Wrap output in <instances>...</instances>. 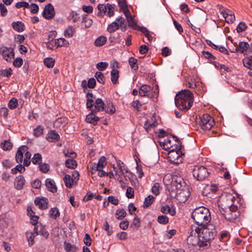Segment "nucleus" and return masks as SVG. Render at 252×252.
<instances>
[{
	"instance_id": "obj_1",
	"label": "nucleus",
	"mask_w": 252,
	"mask_h": 252,
	"mask_svg": "<svg viewBox=\"0 0 252 252\" xmlns=\"http://www.w3.org/2000/svg\"><path fill=\"white\" fill-rule=\"evenodd\" d=\"M192 218L198 226L192 230L187 239L188 247L194 251L203 250L211 245V241L217 234L216 229L208 224L211 220L209 209L201 206L192 213Z\"/></svg>"
},
{
	"instance_id": "obj_2",
	"label": "nucleus",
	"mask_w": 252,
	"mask_h": 252,
	"mask_svg": "<svg viewBox=\"0 0 252 252\" xmlns=\"http://www.w3.org/2000/svg\"><path fill=\"white\" fill-rule=\"evenodd\" d=\"M193 101V94L189 90L186 89L179 92L175 98L176 106L181 110L185 112L191 107Z\"/></svg>"
},
{
	"instance_id": "obj_3",
	"label": "nucleus",
	"mask_w": 252,
	"mask_h": 252,
	"mask_svg": "<svg viewBox=\"0 0 252 252\" xmlns=\"http://www.w3.org/2000/svg\"><path fill=\"white\" fill-rule=\"evenodd\" d=\"M222 205L225 208H228L231 211L238 210V205H240V198L237 196H234L231 193L226 194L222 197ZM240 205H239L240 206Z\"/></svg>"
},
{
	"instance_id": "obj_4",
	"label": "nucleus",
	"mask_w": 252,
	"mask_h": 252,
	"mask_svg": "<svg viewBox=\"0 0 252 252\" xmlns=\"http://www.w3.org/2000/svg\"><path fill=\"white\" fill-rule=\"evenodd\" d=\"M86 97L87 98V107L91 108L94 105V110H93L92 112L95 113L96 112H101L104 110L105 104L102 99L98 98L95 99L94 102L93 100V94L91 93H88L86 95Z\"/></svg>"
},
{
	"instance_id": "obj_5",
	"label": "nucleus",
	"mask_w": 252,
	"mask_h": 252,
	"mask_svg": "<svg viewBox=\"0 0 252 252\" xmlns=\"http://www.w3.org/2000/svg\"><path fill=\"white\" fill-rule=\"evenodd\" d=\"M139 94L141 96H147L154 100L157 99L158 94V88L148 85H142L139 89Z\"/></svg>"
},
{
	"instance_id": "obj_6",
	"label": "nucleus",
	"mask_w": 252,
	"mask_h": 252,
	"mask_svg": "<svg viewBox=\"0 0 252 252\" xmlns=\"http://www.w3.org/2000/svg\"><path fill=\"white\" fill-rule=\"evenodd\" d=\"M175 148L169 151L168 159L171 163L178 164L182 162L183 158L181 156V145L179 142H177Z\"/></svg>"
},
{
	"instance_id": "obj_7",
	"label": "nucleus",
	"mask_w": 252,
	"mask_h": 252,
	"mask_svg": "<svg viewBox=\"0 0 252 252\" xmlns=\"http://www.w3.org/2000/svg\"><path fill=\"white\" fill-rule=\"evenodd\" d=\"M194 178L198 181H203L208 177L209 172L207 168L202 165L194 166L192 170Z\"/></svg>"
},
{
	"instance_id": "obj_8",
	"label": "nucleus",
	"mask_w": 252,
	"mask_h": 252,
	"mask_svg": "<svg viewBox=\"0 0 252 252\" xmlns=\"http://www.w3.org/2000/svg\"><path fill=\"white\" fill-rule=\"evenodd\" d=\"M119 28L122 31H125L126 29L125 20L121 16L118 17L114 22L108 25L107 31L110 33H113L118 30Z\"/></svg>"
},
{
	"instance_id": "obj_9",
	"label": "nucleus",
	"mask_w": 252,
	"mask_h": 252,
	"mask_svg": "<svg viewBox=\"0 0 252 252\" xmlns=\"http://www.w3.org/2000/svg\"><path fill=\"white\" fill-rule=\"evenodd\" d=\"M214 124V121L212 117L208 114H204L200 117L198 125L201 128L204 130L210 129Z\"/></svg>"
},
{
	"instance_id": "obj_10",
	"label": "nucleus",
	"mask_w": 252,
	"mask_h": 252,
	"mask_svg": "<svg viewBox=\"0 0 252 252\" xmlns=\"http://www.w3.org/2000/svg\"><path fill=\"white\" fill-rule=\"evenodd\" d=\"M0 54L7 62H11L14 58V49L11 47L2 46L0 48Z\"/></svg>"
},
{
	"instance_id": "obj_11",
	"label": "nucleus",
	"mask_w": 252,
	"mask_h": 252,
	"mask_svg": "<svg viewBox=\"0 0 252 252\" xmlns=\"http://www.w3.org/2000/svg\"><path fill=\"white\" fill-rule=\"evenodd\" d=\"M177 141L180 143V141L177 140L175 137H167L163 142H160V145L165 150L169 151L172 148H175L176 145L177 144Z\"/></svg>"
},
{
	"instance_id": "obj_12",
	"label": "nucleus",
	"mask_w": 252,
	"mask_h": 252,
	"mask_svg": "<svg viewBox=\"0 0 252 252\" xmlns=\"http://www.w3.org/2000/svg\"><path fill=\"white\" fill-rule=\"evenodd\" d=\"M107 164L106 158L104 156L101 157L98 161V163H93L90 166V172L92 174L95 173L97 170L102 169Z\"/></svg>"
},
{
	"instance_id": "obj_13",
	"label": "nucleus",
	"mask_w": 252,
	"mask_h": 252,
	"mask_svg": "<svg viewBox=\"0 0 252 252\" xmlns=\"http://www.w3.org/2000/svg\"><path fill=\"white\" fill-rule=\"evenodd\" d=\"M190 195V192L189 189L184 187L182 189L177 190L176 197L180 202H185L188 199Z\"/></svg>"
},
{
	"instance_id": "obj_14",
	"label": "nucleus",
	"mask_w": 252,
	"mask_h": 252,
	"mask_svg": "<svg viewBox=\"0 0 252 252\" xmlns=\"http://www.w3.org/2000/svg\"><path fill=\"white\" fill-rule=\"evenodd\" d=\"M42 14L43 16L46 19H52L55 14L54 6L51 3L46 5L44 7Z\"/></svg>"
},
{
	"instance_id": "obj_15",
	"label": "nucleus",
	"mask_w": 252,
	"mask_h": 252,
	"mask_svg": "<svg viewBox=\"0 0 252 252\" xmlns=\"http://www.w3.org/2000/svg\"><path fill=\"white\" fill-rule=\"evenodd\" d=\"M98 10L104 14L106 12V10H108V16L111 17L113 16L114 14V7L112 4L107 3L105 5L103 4H99L97 6Z\"/></svg>"
},
{
	"instance_id": "obj_16",
	"label": "nucleus",
	"mask_w": 252,
	"mask_h": 252,
	"mask_svg": "<svg viewBox=\"0 0 252 252\" xmlns=\"http://www.w3.org/2000/svg\"><path fill=\"white\" fill-rule=\"evenodd\" d=\"M28 147L25 145L20 146L17 150L15 155V159L17 162L22 163L23 160V154L28 150Z\"/></svg>"
},
{
	"instance_id": "obj_17",
	"label": "nucleus",
	"mask_w": 252,
	"mask_h": 252,
	"mask_svg": "<svg viewBox=\"0 0 252 252\" xmlns=\"http://www.w3.org/2000/svg\"><path fill=\"white\" fill-rule=\"evenodd\" d=\"M48 199L46 198L36 197L34 200L35 205L41 210H45L48 208Z\"/></svg>"
},
{
	"instance_id": "obj_18",
	"label": "nucleus",
	"mask_w": 252,
	"mask_h": 252,
	"mask_svg": "<svg viewBox=\"0 0 252 252\" xmlns=\"http://www.w3.org/2000/svg\"><path fill=\"white\" fill-rule=\"evenodd\" d=\"M220 13L225 18L226 22L228 23H232L235 20L234 14L229 10L222 11Z\"/></svg>"
},
{
	"instance_id": "obj_19",
	"label": "nucleus",
	"mask_w": 252,
	"mask_h": 252,
	"mask_svg": "<svg viewBox=\"0 0 252 252\" xmlns=\"http://www.w3.org/2000/svg\"><path fill=\"white\" fill-rule=\"evenodd\" d=\"M124 15L126 17L129 27L134 30L139 29V27L137 26L136 21L132 16L130 11H129L128 13L124 14Z\"/></svg>"
},
{
	"instance_id": "obj_20",
	"label": "nucleus",
	"mask_w": 252,
	"mask_h": 252,
	"mask_svg": "<svg viewBox=\"0 0 252 252\" xmlns=\"http://www.w3.org/2000/svg\"><path fill=\"white\" fill-rule=\"evenodd\" d=\"M25 184V180L23 176L20 175L16 177L14 181V187L18 190L22 189Z\"/></svg>"
},
{
	"instance_id": "obj_21",
	"label": "nucleus",
	"mask_w": 252,
	"mask_h": 252,
	"mask_svg": "<svg viewBox=\"0 0 252 252\" xmlns=\"http://www.w3.org/2000/svg\"><path fill=\"white\" fill-rule=\"evenodd\" d=\"M239 48H236L235 51L246 54L249 48V44L246 42H240L239 44Z\"/></svg>"
},
{
	"instance_id": "obj_22",
	"label": "nucleus",
	"mask_w": 252,
	"mask_h": 252,
	"mask_svg": "<svg viewBox=\"0 0 252 252\" xmlns=\"http://www.w3.org/2000/svg\"><path fill=\"white\" fill-rule=\"evenodd\" d=\"M237 211H231L230 210L226 212L224 214L225 219L230 221H234L239 216V213Z\"/></svg>"
},
{
	"instance_id": "obj_23",
	"label": "nucleus",
	"mask_w": 252,
	"mask_h": 252,
	"mask_svg": "<svg viewBox=\"0 0 252 252\" xmlns=\"http://www.w3.org/2000/svg\"><path fill=\"white\" fill-rule=\"evenodd\" d=\"M36 229H37V228H34L33 232L28 231L26 232L27 239L28 241L29 245L30 246L34 244V238L37 235H38V232Z\"/></svg>"
},
{
	"instance_id": "obj_24",
	"label": "nucleus",
	"mask_w": 252,
	"mask_h": 252,
	"mask_svg": "<svg viewBox=\"0 0 252 252\" xmlns=\"http://www.w3.org/2000/svg\"><path fill=\"white\" fill-rule=\"evenodd\" d=\"M45 185L48 189V190L55 193L57 191V188L56 186L54 181L50 178H48L45 181Z\"/></svg>"
},
{
	"instance_id": "obj_25",
	"label": "nucleus",
	"mask_w": 252,
	"mask_h": 252,
	"mask_svg": "<svg viewBox=\"0 0 252 252\" xmlns=\"http://www.w3.org/2000/svg\"><path fill=\"white\" fill-rule=\"evenodd\" d=\"M60 135L55 130H51L48 132L46 139L51 142H55L60 140Z\"/></svg>"
},
{
	"instance_id": "obj_26",
	"label": "nucleus",
	"mask_w": 252,
	"mask_h": 252,
	"mask_svg": "<svg viewBox=\"0 0 252 252\" xmlns=\"http://www.w3.org/2000/svg\"><path fill=\"white\" fill-rule=\"evenodd\" d=\"M183 179L181 177H174L172 179V185L175 187L177 190L183 189Z\"/></svg>"
},
{
	"instance_id": "obj_27",
	"label": "nucleus",
	"mask_w": 252,
	"mask_h": 252,
	"mask_svg": "<svg viewBox=\"0 0 252 252\" xmlns=\"http://www.w3.org/2000/svg\"><path fill=\"white\" fill-rule=\"evenodd\" d=\"M12 26L13 29L17 32H22L25 30V25L21 21L12 22Z\"/></svg>"
},
{
	"instance_id": "obj_28",
	"label": "nucleus",
	"mask_w": 252,
	"mask_h": 252,
	"mask_svg": "<svg viewBox=\"0 0 252 252\" xmlns=\"http://www.w3.org/2000/svg\"><path fill=\"white\" fill-rule=\"evenodd\" d=\"M161 212L163 214H169L173 216L176 214L175 209L173 207H170L168 205H165L161 207Z\"/></svg>"
},
{
	"instance_id": "obj_29",
	"label": "nucleus",
	"mask_w": 252,
	"mask_h": 252,
	"mask_svg": "<svg viewBox=\"0 0 252 252\" xmlns=\"http://www.w3.org/2000/svg\"><path fill=\"white\" fill-rule=\"evenodd\" d=\"M120 10L124 14H127L129 13V9L127 8V5L126 0H117Z\"/></svg>"
},
{
	"instance_id": "obj_30",
	"label": "nucleus",
	"mask_w": 252,
	"mask_h": 252,
	"mask_svg": "<svg viewBox=\"0 0 252 252\" xmlns=\"http://www.w3.org/2000/svg\"><path fill=\"white\" fill-rule=\"evenodd\" d=\"M111 81L113 84L118 83L119 78V71L117 69H112L110 72Z\"/></svg>"
},
{
	"instance_id": "obj_31",
	"label": "nucleus",
	"mask_w": 252,
	"mask_h": 252,
	"mask_svg": "<svg viewBox=\"0 0 252 252\" xmlns=\"http://www.w3.org/2000/svg\"><path fill=\"white\" fill-rule=\"evenodd\" d=\"M99 120V118L94 116L93 114L87 115L86 118V121L87 123L92 124L94 125H96Z\"/></svg>"
},
{
	"instance_id": "obj_32",
	"label": "nucleus",
	"mask_w": 252,
	"mask_h": 252,
	"mask_svg": "<svg viewBox=\"0 0 252 252\" xmlns=\"http://www.w3.org/2000/svg\"><path fill=\"white\" fill-rule=\"evenodd\" d=\"M34 228H37L36 230L38 232V234L43 236L45 238H47L49 236V232L42 225H38L35 226Z\"/></svg>"
},
{
	"instance_id": "obj_33",
	"label": "nucleus",
	"mask_w": 252,
	"mask_h": 252,
	"mask_svg": "<svg viewBox=\"0 0 252 252\" xmlns=\"http://www.w3.org/2000/svg\"><path fill=\"white\" fill-rule=\"evenodd\" d=\"M104 110L106 113L110 114H113L116 111L115 108L111 102H109L104 105Z\"/></svg>"
},
{
	"instance_id": "obj_34",
	"label": "nucleus",
	"mask_w": 252,
	"mask_h": 252,
	"mask_svg": "<svg viewBox=\"0 0 252 252\" xmlns=\"http://www.w3.org/2000/svg\"><path fill=\"white\" fill-rule=\"evenodd\" d=\"M107 38L105 36H100L97 37L94 41V45L97 47H100L103 45L106 42Z\"/></svg>"
},
{
	"instance_id": "obj_35",
	"label": "nucleus",
	"mask_w": 252,
	"mask_h": 252,
	"mask_svg": "<svg viewBox=\"0 0 252 252\" xmlns=\"http://www.w3.org/2000/svg\"><path fill=\"white\" fill-rule=\"evenodd\" d=\"M64 182L65 186L68 188H71L72 184L74 181L73 178H71L69 175L66 174L64 177Z\"/></svg>"
},
{
	"instance_id": "obj_36",
	"label": "nucleus",
	"mask_w": 252,
	"mask_h": 252,
	"mask_svg": "<svg viewBox=\"0 0 252 252\" xmlns=\"http://www.w3.org/2000/svg\"><path fill=\"white\" fill-rule=\"evenodd\" d=\"M60 215V213L57 207L52 208L49 211L50 217L53 219H56Z\"/></svg>"
},
{
	"instance_id": "obj_37",
	"label": "nucleus",
	"mask_w": 252,
	"mask_h": 252,
	"mask_svg": "<svg viewBox=\"0 0 252 252\" xmlns=\"http://www.w3.org/2000/svg\"><path fill=\"white\" fill-rule=\"evenodd\" d=\"M65 164L67 168L71 169H74L77 166L76 161L72 158H68L66 159Z\"/></svg>"
},
{
	"instance_id": "obj_38",
	"label": "nucleus",
	"mask_w": 252,
	"mask_h": 252,
	"mask_svg": "<svg viewBox=\"0 0 252 252\" xmlns=\"http://www.w3.org/2000/svg\"><path fill=\"white\" fill-rule=\"evenodd\" d=\"M128 63L130 67L134 70H137L138 68L137 60L133 57H130L128 59Z\"/></svg>"
},
{
	"instance_id": "obj_39",
	"label": "nucleus",
	"mask_w": 252,
	"mask_h": 252,
	"mask_svg": "<svg viewBox=\"0 0 252 252\" xmlns=\"http://www.w3.org/2000/svg\"><path fill=\"white\" fill-rule=\"evenodd\" d=\"M44 64L48 68H52L55 64V61L51 57L46 58L44 60Z\"/></svg>"
},
{
	"instance_id": "obj_40",
	"label": "nucleus",
	"mask_w": 252,
	"mask_h": 252,
	"mask_svg": "<svg viewBox=\"0 0 252 252\" xmlns=\"http://www.w3.org/2000/svg\"><path fill=\"white\" fill-rule=\"evenodd\" d=\"M75 32V29L72 26H69L64 32V35L67 38L71 37Z\"/></svg>"
},
{
	"instance_id": "obj_41",
	"label": "nucleus",
	"mask_w": 252,
	"mask_h": 252,
	"mask_svg": "<svg viewBox=\"0 0 252 252\" xmlns=\"http://www.w3.org/2000/svg\"><path fill=\"white\" fill-rule=\"evenodd\" d=\"M154 199L155 197L151 195L146 197L144 202L143 207L144 208H148L153 203Z\"/></svg>"
},
{
	"instance_id": "obj_42",
	"label": "nucleus",
	"mask_w": 252,
	"mask_h": 252,
	"mask_svg": "<svg viewBox=\"0 0 252 252\" xmlns=\"http://www.w3.org/2000/svg\"><path fill=\"white\" fill-rule=\"evenodd\" d=\"M230 237L229 232L226 230H223L221 232L220 239L222 242L228 241Z\"/></svg>"
},
{
	"instance_id": "obj_43",
	"label": "nucleus",
	"mask_w": 252,
	"mask_h": 252,
	"mask_svg": "<svg viewBox=\"0 0 252 252\" xmlns=\"http://www.w3.org/2000/svg\"><path fill=\"white\" fill-rule=\"evenodd\" d=\"M126 215V213L124 209H120L116 211L115 217L118 220H121L124 219Z\"/></svg>"
},
{
	"instance_id": "obj_44",
	"label": "nucleus",
	"mask_w": 252,
	"mask_h": 252,
	"mask_svg": "<svg viewBox=\"0 0 252 252\" xmlns=\"http://www.w3.org/2000/svg\"><path fill=\"white\" fill-rule=\"evenodd\" d=\"M82 22L84 23L85 27L88 28L92 25L93 20L87 15H85L83 16Z\"/></svg>"
},
{
	"instance_id": "obj_45",
	"label": "nucleus",
	"mask_w": 252,
	"mask_h": 252,
	"mask_svg": "<svg viewBox=\"0 0 252 252\" xmlns=\"http://www.w3.org/2000/svg\"><path fill=\"white\" fill-rule=\"evenodd\" d=\"M197 83L198 81L194 78L190 77L188 79L187 86L190 88L193 89L196 87Z\"/></svg>"
},
{
	"instance_id": "obj_46",
	"label": "nucleus",
	"mask_w": 252,
	"mask_h": 252,
	"mask_svg": "<svg viewBox=\"0 0 252 252\" xmlns=\"http://www.w3.org/2000/svg\"><path fill=\"white\" fill-rule=\"evenodd\" d=\"M25 158L24 159L23 164L25 166H28L31 163V153L27 151V150L25 152Z\"/></svg>"
},
{
	"instance_id": "obj_47",
	"label": "nucleus",
	"mask_w": 252,
	"mask_h": 252,
	"mask_svg": "<svg viewBox=\"0 0 252 252\" xmlns=\"http://www.w3.org/2000/svg\"><path fill=\"white\" fill-rule=\"evenodd\" d=\"M56 40L58 47L67 46L69 45L68 41L63 38H60Z\"/></svg>"
},
{
	"instance_id": "obj_48",
	"label": "nucleus",
	"mask_w": 252,
	"mask_h": 252,
	"mask_svg": "<svg viewBox=\"0 0 252 252\" xmlns=\"http://www.w3.org/2000/svg\"><path fill=\"white\" fill-rule=\"evenodd\" d=\"M1 147L3 150H9L12 147V144L9 140H5L1 143Z\"/></svg>"
},
{
	"instance_id": "obj_49",
	"label": "nucleus",
	"mask_w": 252,
	"mask_h": 252,
	"mask_svg": "<svg viewBox=\"0 0 252 252\" xmlns=\"http://www.w3.org/2000/svg\"><path fill=\"white\" fill-rule=\"evenodd\" d=\"M41 155L39 153H36L32 157V161L34 164H39L41 162Z\"/></svg>"
},
{
	"instance_id": "obj_50",
	"label": "nucleus",
	"mask_w": 252,
	"mask_h": 252,
	"mask_svg": "<svg viewBox=\"0 0 252 252\" xmlns=\"http://www.w3.org/2000/svg\"><path fill=\"white\" fill-rule=\"evenodd\" d=\"M95 77L96 78V79H97V81L101 83V84H104V82H105V81H104V76L103 75V74L100 72V71H97L95 73V75H94Z\"/></svg>"
},
{
	"instance_id": "obj_51",
	"label": "nucleus",
	"mask_w": 252,
	"mask_h": 252,
	"mask_svg": "<svg viewBox=\"0 0 252 252\" xmlns=\"http://www.w3.org/2000/svg\"><path fill=\"white\" fill-rule=\"evenodd\" d=\"M108 66V63L107 62H101L98 63L96 64V68L99 71H103L106 69Z\"/></svg>"
},
{
	"instance_id": "obj_52",
	"label": "nucleus",
	"mask_w": 252,
	"mask_h": 252,
	"mask_svg": "<svg viewBox=\"0 0 252 252\" xmlns=\"http://www.w3.org/2000/svg\"><path fill=\"white\" fill-rule=\"evenodd\" d=\"M12 74V69L11 68L8 69L0 70V76L9 77Z\"/></svg>"
},
{
	"instance_id": "obj_53",
	"label": "nucleus",
	"mask_w": 252,
	"mask_h": 252,
	"mask_svg": "<svg viewBox=\"0 0 252 252\" xmlns=\"http://www.w3.org/2000/svg\"><path fill=\"white\" fill-rule=\"evenodd\" d=\"M43 131V127L41 126H37L33 130V135L36 137H39L41 136Z\"/></svg>"
},
{
	"instance_id": "obj_54",
	"label": "nucleus",
	"mask_w": 252,
	"mask_h": 252,
	"mask_svg": "<svg viewBox=\"0 0 252 252\" xmlns=\"http://www.w3.org/2000/svg\"><path fill=\"white\" fill-rule=\"evenodd\" d=\"M173 179H174V177H172L170 174H166L164 176L163 181L164 184L166 185H168L170 184L172 185Z\"/></svg>"
},
{
	"instance_id": "obj_55",
	"label": "nucleus",
	"mask_w": 252,
	"mask_h": 252,
	"mask_svg": "<svg viewBox=\"0 0 252 252\" xmlns=\"http://www.w3.org/2000/svg\"><path fill=\"white\" fill-rule=\"evenodd\" d=\"M169 219L168 217L165 215H160L158 217V221L163 224H165L168 222Z\"/></svg>"
},
{
	"instance_id": "obj_56",
	"label": "nucleus",
	"mask_w": 252,
	"mask_h": 252,
	"mask_svg": "<svg viewBox=\"0 0 252 252\" xmlns=\"http://www.w3.org/2000/svg\"><path fill=\"white\" fill-rule=\"evenodd\" d=\"M160 185L158 183H156L152 188V192L156 195L159 193Z\"/></svg>"
},
{
	"instance_id": "obj_57",
	"label": "nucleus",
	"mask_w": 252,
	"mask_h": 252,
	"mask_svg": "<svg viewBox=\"0 0 252 252\" xmlns=\"http://www.w3.org/2000/svg\"><path fill=\"white\" fill-rule=\"evenodd\" d=\"M46 47L50 49L54 50L56 48H57L58 46H57L56 40H51L49 41L46 44Z\"/></svg>"
},
{
	"instance_id": "obj_58",
	"label": "nucleus",
	"mask_w": 252,
	"mask_h": 252,
	"mask_svg": "<svg viewBox=\"0 0 252 252\" xmlns=\"http://www.w3.org/2000/svg\"><path fill=\"white\" fill-rule=\"evenodd\" d=\"M18 105L17 99L15 98H12L9 101L8 106L9 108L13 109L15 108Z\"/></svg>"
},
{
	"instance_id": "obj_59",
	"label": "nucleus",
	"mask_w": 252,
	"mask_h": 252,
	"mask_svg": "<svg viewBox=\"0 0 252 252\" xmlns=\"http://www.w3.org/2000/svg\"><path fill=\"white\" fill-rule=\"evenodd\" d=\"M244 65L251 70H252V61L248 58H246L243 60Z\"/></svg>"
},
{
	"instance_id": "obj_60",
	"label": "nucleus",
	"mask_w": 252,
	"mask_h": 252,
	"mask_svg": "<svg viewBox=\"0 0 252 252\" xmlns=\"http://www.w3.org/2000/svg\"><path fill=\"white\" fill-rule=\"evenodd\" d=\"M15 7L17 8H20L21 7H25L28 8L30 7L29 3L26 1H19L16 3Z\"/></svg>"
},
{
	"instance_id": "obj_61",
	"label": "nucleus",
	"mask_w": 252,
	"mask_h": 252,
	"mask_svg": "<svg viewBox=\"0 0 252 252\" xmlns=\"http://www.w3.org/2000/svg\"><path fill=\"white\" fill-rule=\"evenodd\" d=\"M247 27H248L245 23L240 22L238 24V25L236 28V30H237V31L238 32H242L244 31L245 30H246V29L247 28Z\"/></svg>"
},
{
	"instance_id": "obj_62",
	"label": "nucleus",
	"mask_w": 252,
	"mask_h": 252,
	"mask_svg": "<svg viewBox=\"0 0 252 252\" xmlns=\"http://www.w3.org/2000/svg\"><path fill=\"white\" fill-rule=\"evenodd\" d=\"M23 63V59L21 58H17L13 62V65L16 67H20Z\"/></svg>"
},
{
	"instance_id": "obj_63",
	"label": "nucleus",
	"mask_w": 252,
	"mask_h": 252,
	"mask_svg": "<svg viewBox=\"0 0 252 252\" xmlns=\"http://www.w3.org/2000/svg\"><path fill=\"white\" fill-rule=\"evenodd\" d=\"M109 176H108L109 178H115L117 180H119L120 182H122V179L121 177V175L118 173V171H115V173H108Z\"/></svg>"
},
{
	"instance_id": "obj_64",
	"label": "nucleus",
	"mask_w": 252,
	"mask_h": 252,
	"mask_svg": "<svg viewBox=\"0 0 252 252\" xmlns=\"http://www.w3.org/2000/svg\"><path fill=\"white\" fill-rule=\"evenodd\" d=\"M126 196L128 198H132L134 197V189L131 187H128L126 191Z\"/></svg>"
}]
</instances>
